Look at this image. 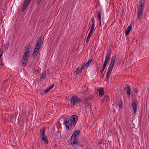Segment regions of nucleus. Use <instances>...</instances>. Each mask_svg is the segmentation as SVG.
Returning a JSON list of instances; mask_svg holds the SVG:
<instances>
[{
    "label": "nucleus",
    "instance_id": "obj_1",
    "mask_svg": "<svg viewBox=\"0 0 149 149\" xmlns=\"http://www.w3.org/2000/svg\"><path fill=\"white\" fill-rule=\"evenodd\" d=\"M78 119V117L77 115H72L70 118L66 116L63 119V124H65L66 128L70 130L72 126L74 127H75Z\"/></svg>",
    "mask_w": 149,
    "mask_h": 149
},
{
    "label": "nucleus",
    "instance_id": "obj_2",
    "mask_svg": "<svg viewBox=\"0 0 149 149\" xmlns=\"http://www.w3.org/2000/svg\"><path fill=\"white\" fill-rule=\"evenodd\" d=\"M80 133V131L76 130L74 131L71 137V143L72 146L74 147H76L78 146L77 141L78 137Z\"/></svg>",
    "mask_w": 149,
    "mask_h": 149
},
{
    "label": "nucleus",
    "instance_id": "obj_3",
    "mask_svg": "<svg viewBox=\"0 0 149 149\" xmlns=\"http://www.w3.org/2000/svg\"><path fill=\"white\" fill-rule=\"evenodd\" d=\"M70 101L71 104L72 106H74L76 104L82 102L80 98L76 95H74L71 97Z\"/></svg>",
    "mask_w": 149,
    "mask_h": 149
},
{
    "label": "nucleus",
    "instance_id": "obj_4",
    "mask_svg": "<svg viewBox=\"0 0 149 149\" xmlns=\"http://www.w3.org/2000/svg\"><path fill=\"white\" fill-rule=\"evenodd\" d=\"M42 44L41 38L39 37L37 40V43L35 45V48L34 50V52L32 54L33 56H36L37 55Z\"/></svg>",
    "mask_w": 149,
    "mask_h": 149
},
{
    "label": "nucleus",
    "instance_id": "obj_5",
    "mask_svg": "<svg viewBox=\"0 0 149 149\" xmlns=\"http://www.w3.org/2000/svg\"><path fill=\"white\" fill-rule=\"evenodd\" d=\"M29 50H27L25 52L23 55V58L22 60V65L25 66L26 65L28 58H29Z\"/></svg>",
    "mask_w": 149,
    "mask_h": 149
},
{
    "label": "nucleus",
    "instance_id": "obj_6",
    "mask_svg": "<svg viewBox=\"0 0 149 149\" xmlns=\"http://www.w3.org/2000/svg\"><path fill=\"white\" fill-rule=\"evenodd\" d=\"M111 56V53L110 50L107 51L106 53V54L105 56L104 63L103 65V67L104 68H105L106 66L107 65V64L109 61V59Z\"/></svg>",
    "mask_w": 149,
    "mask_h": 149
},
{
    "label": "nucleus",
    "instance_id": "obj_7",
    "mask_svg": "<svg viewBox=\"0 0 149 149\" xmlns=\"http://www.w3.org/2000/svg\"><path fill=\"white\" fill-rule=\"evenodd\" d=\"M116 60V57L112 56L111 61L110 63L107 72L111 73L113 68L114 65Z\"/></svg>",
    "mask_w": 149,
    "mask_h": 149
},
{
    "label": "nucleus",
    "instance_id": "obj_8",
    "mask_svg": "<svg viewBox=\"0 0 149 149\" xmlns=\"http://www.w3.org/2000/svg\"><path fill=\"white\" fill-rule=\"evenodd\" d=\"M138 102L137 100H133L132 103V108L134 111V113L135 114L136 113Z\"/></svg>",
    "mask_w": 149,
    "mask_h": 149
},
{
    "label": "nucleus",
    "instance_id": "obj_9",
    "mask_svg": "<svg viewBox=\"0 0 149 149\" xmlns=\"http://www.w3.org/2000/svg\"><path fill=\"white\" fill-rule=\"evenodd\" d=\"M91 21L92 22L91 23V28L90 31L93 32V31H94L95 29H94L95 26V21L94 18V17L93 16L91 18Z\"/></svg>",
    "mask_w": 149,
    "mask_h": 149
},
{
    "label": "nucleus",
    "instance_id": "obj_10",
    "mask_svg": "<svg viewBox=\"0 0 149 149\" xmlns=\"http://www.w3.org/2000/svg\"><path fill=\"white\" fill-rule=\"evenodd\" d=\"M31 0H25L22 7V10L23 11L27 8Z\"/></svg>",
    "mask_w": 149,
    "mask_h": 149
},
{
    "label": "nucleus",
    "instance_id": "obj_11",
    "mask_svg": "<svg viewBox=\"0 0 149 149\" xmlns=\"http://www.w3.org/2000/svg\"><path fill=\"white\" fill-rule=\"evenodd\" d=\"M125 89L127 91V97H129L130 96V95L131 94L130 92L131 91V88L130 85L128 84H127L125 88Z\"/></svg>",
    "mask_w": 149,
    "mask_h": 149
},
{
    "label": "nucleus",
    "instance_id": "obj_12",
    "mask_svg": "<svg viewBox=\"0 0 149 149\" xmlns=\"http://www.w3.org/2000/svg\"><path fill=\"white\" fill-rule=\"evenodd\" d=\"M143 9L142 8H139L137 17V18L138 19H140L141 18V15L142 14V11Z\"/></svg>",
    "mask_w": 149,
    "mask_h": 149
},
{
    "label": "nucleus",
    "instance_id": "obj_13",
    "mask_svg": "<svg viewBox=\"0 0 149 149\" xmlns=\"http://www.w3.org/2000/svg\"><path fill=\"white\" fill-rule=\"evenodd\" d=\"M84 66H83V65L81 66V67L80 68L79 67H78L77 68V70L76 71V75H78L79 74H80L82 72V69H84Z\"/></svg>",
    "mask_w": 149,
    "mask_h": 149
},
{
    "label": "nucleus",
    "instance_id": "obj_14",
    "mask_svg": "<svg viewBox=\"0 0 149 149\" xmlns=\"http://www.w3.org/2000/svg\"><path fill=\"white\" fill-rule=\"evenodd\" d=\"M132 28V25L130 24L127 27V29L126 31H125V35L127 36L129 33L130 31Z\"/></svg>",
    "mask_w": 149,
    "mask_h": 149
},
{
    "label": "nucleus",
    "instance_id": "obj_15",
    "mask_svg": "<svg viewBox=\"0 0 149 149\" xmlns=\"http://www.w3.org/2000/svg\"><path fill=\"white\" fill-rule=\"evenodd\" d=\"M98 91L99 92V95L100 96H102L104 94V92L103 88H99L98 89Z\"/></svg>",
    "mask_w": 149,
    "mask_h": 149
},
{
    "label": "nucleus",
    "instance_id": "obj_16",
    "mask_svg": "<svg viewBox=\"0 0 149 149\" xmlns=\"http://www.w3.org/2000/svg\"><path fill=\"white\" fill-rule=\"evenodd\" d=\"M42 140L44 141V143L45 144H48V141L47 139V136L46 135L42 136Z\"/></svg>",
    "mask_w": 149,
    "mask_h": 149
},
{
    "label": "nucleus",
    "instance_id": "obj_17",
    "mask_svg": "<svg viewBox=\"0 0 149 149\" xmlns=\"http://www.w3.org/2000/svg\"><path fill=\"white\" fill-rule=\"evenodd\" d=\"M101 13L100 11H98L97 14V17L99 20V22L101 24Z\"/></svg>",
    "mask_w": 149,
    "mask_h": 149
},
{
    "label": "nucleus",
    "instance_id": "obj_18",
    "mask_svg": "<svg viewBox=\"0 0 149 149\" xmlns=\"http://www.w3.org/2000/svg\"><path fill=\"white\" fill-rule=\"evenodd\" d=\"M93 33V32H91V31H90L89 33V34L88 35V36L87 37L86 39V43H88V41L89 40L90 38V37L91 36V35Z\"/></svg>",
    "mask_w": 149,
    "mask_h": 149
},
{
    "label": "nucleus",
    "instance_id": "obj_19",
    "mask_svg": "<svg viewBox=\"0 0 149 149\" xmlns=\"http://www.w3.org/2000/svg\"><path fill=\"white\" fill-rule=\"evenodd\" d=\"M92 60V59H91L89 60L84 65H83V66H84V68L85 67H86V68H87L88 67V66L89 65L90 63H91V62Z\"/></svg>",
    "mask_w": 149,
    "mask_h": 149
},
{
    "label": "nucleus",
    "instance_id": "obj_20",
    "mask_svg": "<svg viewBox=\"0 0 149 149\" xmlns=\"http://www.w3.org/2000/svg\"><path fill=\"white\" fill-rule=\"evenodd\" d=\"M45 76L46 73L45 71H43L42 72V73L40 76V78L41 79H44L45 78Z\"/></svg>",
    "mask_w": 149,
    "mask_h": 149
},
{
    "label": "nucleus",
    "instance_id": "obj_21",
    "mask_svg": "<svg viewBox=\"0 0 149 149\" xmlns=\"http://www.w3.org/2000/svg\"><path fill=\"white\" fill-rule=\"evenodd\" d=\"M111 72L110 73L109 72H107L106 77L105 80V81H108V79L109 78V77H110V75L111 74Z\"/></svg>",
    "mask_w": 149,
    "mask_h": 149
},
{
    "label": "nucleus",
    "instance_id": "obj_22",
    "mask_svg": "<svg viewBox=\"0 0 149 149\" xmlns=\"http://www.w3.org/2000/svg\"><path fill=\"white\" fill-rule=\"evenodd\" d=\"M144 4V3H143L142 0H141L139 1V5L140 6L139 7V8H142L143 9V6Z\"/></svg>",
    "mask_w": 149,
    "mask_h": 149
},
{
    "label": "nucleus",
    "instance_id": "obj_23",
    "mask_svg": "<svg viewBox=\"0 0 149 149\" xmlns=\"http://www.w3.org/2000/svg\"><path fill=\"white\" fill-rule=\"evenodd\" d=\"M109 98L108 96L107 95H105L103 98L102 101H107L109 100Z\"/></svg>",
    "mask_w": 149,
    "mask_h": 149
},
{
    "label": "nucleus",
    "instance_id": "obj_24",
    "mask_svg": "<svg viewBox=\"0 0 149 149\" xmlns=\"http://www.w3.org/2000/svg\"><path fill=\"white\" fill-rule=\"evenodd\" d=\"M40 134L42 136H45V128H44L42 130H41L40 131Z\"/></svg>",
    "mask_w": 149,
    "mask_h": 149
},
{
    "label": "nucleus",
    "instance_id": "obj_25",
    "mask_svg": "<svg viewBox=\"0 0 149 149\" xmlns=\"http://www.w3.org/2000/svg\"><path fill=\"white\" fill-rule=\"evenodd\" d=\"M9 44H9V42H8L6 44V45H5V49L6 50H7L8 49V48L9 47Z\"/></svg>",
    "mask_w": 149,
    "mask_h": 149
},
{
    "label": "nucleus",
    "instance_id": "obj_26",
    "mask_svg": "<svg viewBox=\"0 0 149 149\" xmlns=\"http://www.w3.org/2000/svg\"><path fill=\"white\" fill-rule=\"evenodd\" d=\"M54 86V84L53 83L51 84V86H49L48 87L49 88L51 89Z\"/></svg>",
    "mask_w": 149,
    "mask_h": 149
},
{
    "label": "nucleus",
    "instance_id": "obj_27",
    "mask_svg": "<svg viewBox=\"0 0 149 149\" xmlns=\"http://www.w3.org/2000/svg\"><path fill=\"white\" fill-rule=\"evenodd\" d=\"M60 39V38L59 36H58L57 38L56 39V42H55L56 44L57 43Z\"/></svg>",
    "mask_w": 149,
    "mask_h": 149
},
{
    "label": "nucleus",
    "instance_id": "obj_28",
    "mask_svg": "<svg viewBox=\"0 0 149 149\" xmlns=\"http://www.w3.org/2000/svg\"><path fill=\"white\" fill-rule=\"evenodd\" d=\"M105 69V68H104L103 67V68H102V70H101V71H100V73L101 74H102V73L103 72L104 70Z\"/></svg>",
    "mask_w": 149,
    "mask_h": 149
},
{
    "label": "nucleus",
    "instance_id": "obj_29",
    "mask_svg": "<svg viewBox=\"0 0 149 149\" xmlns=\"http://www.w3.org/2000/svg\"><path fill=\"white\" fill-rule=\"evenodd\" d=\"M87 108H89V109H92V108L91 107V106L90 105H88V106H87L86 107V109H87Z\"/></svg>",
    "mask_w": 149,
    "mask_h": 149
},
{
    "label": "nucleus",
    "instance_id": "obj_30",
    "mask_svg": "<svg viewBox=\"0 0 149 149\" xmlns=\"http://www.w3.org/2000/svg\"><path fill=\"white\" fill-rule=\"evenodd\" d=\"M118 105H119V107H121L122 105V102H121V103H119Z\"/></svg>",
    "mask_w": 149,
    "mask_h": 149
},
{
    "label": "nucleus",
    "instance_id": "obj_31",
    "mask_svg": "<svg viewBox=\"0 0 149 149\" xmlns=\"http://www.w3.org/2000/svg\"><path fill=\"white\" fill-rule=\"evenodd\" d=\"M49 91V90H48L47 89H47H46L45 90L44 92L45 93H46L48 92Z\"/></svg>",
    "mask_w": 149,
    "mask_h": 149
},
{
    "label": "nucleus",
    "instance_id": "obj_32",
    "mask_svg": "<svg viewBox=\"0 0 149 149\" xmlns=\"http://www.w3.org/2000/svg\"><path fill=\"white\" fill-rule=\"evenodd\" d=\"M134 91L136 93H137L138 91V90H136L135 88H134Z\"/></svg>",
    "mask_w": 149,
    "mask_h": 149
},
{
    "label": "nucleus",
    "instance_id": "obj_33",
    "mask_svg": "<svg viewBox=\"0 0 149 149\" xmlns=\"http://www.w3.org/2000/svg\"><path fill=\"white\" fill-rule=\"evenodd\" d=\"M96 69H96V71H98V70H99V68L98 67L97 65L96 66Z\"/></svg>",
    "mask_w": 149,
    "mask_h": 149
},
{
    "label": "nucleus",
    "instance_id": "obj_34",
    "mask_svg": "<svg viewBox=\"0 0 149 149\" xmlns=\"http://www.w3.org/2000/svg\"><path fill=\"white\" fill-rule=\"evenodd\" d=\"M8 79H6L5 80L3 81V82L4 83L6 82V81H7L8 80Z\"/></svg>",
    "mask_w": 149,
    "mask_h": 149
},
{
    "label": "nucleus",
    "instance_id": "obj_35",
    "mask_svg": "<svg viewBox=\"0 0 149 149\" xmlns=\"http://www.w3.org/2000/svg\"><path fill=\"white\" fill-rule=\"evenodd\" d=\"M40 1H39V0H38L37 2V4H39L40 2Z\"/></svg>",
    "mask_w": 149,
    "mask_h": 149
},
{
    "label": "nucleus",
    "instance_id": "obj_36",
    "mask_svg": "<svg viewBox=\"0 0 149 149\" xmlns=\"http://www.w3.org/2000/svg\"><path fill=\"white\" fill-rule=\"evenodd\" d=\"M2 55V53L0 55V59L1 58V57Z\"/></svg>",
    "mask_w": 149,
    "mask_h": 149
},
{
    "label": "nucleus",
    "instance_id": "obj_37",
    "mask_svg": "<svg viewBox=\"0 0 149 149\" xmlns=\"http://www.w3.org/2000/svg\"><path fill=\"white\" fill-rule=\"evenodd\" d=\"M47 88L48 90H49V91L50 90V89L49 88V87H47Z\"/></svg>",
    "mask_w": 149,
    "mask_h": 149
},
{
    "label": "nucleus",
    "instance_id": "obj_38",
    "mask_svg": "<svg viewBox=\"0 0 149 149\" xmlns=\"http://www.w3.org/2000/svg\"><path fill=\"white\" fill-rule=\"evenodd\" d=\"M1 63L2 65H3V64L2 63V61L1 62Z\"/></svg>",
    "mask_w": 149,
    "mask_h": 149
},
{
    "label": "nucleus",
    "instance_id": "obj_39",
    "mask_svg": "<svg viewBox=\"0 0 149 149\" xmlns=\"http://www.w3.org/2000/svg\"><path fill=\"white\" fill-rule=\"evenodd\" d=\"M54 128H55L54 127H53V129H54Z\"/></svg>",
    "mask_w": 149,
    "mask_h": 149
},
{
    "label": "nucleus",
    "instance_id": "obj_40",
    "mask_svg": "<svg viewBox=\"0 0 149 149\" xmlns=\"http://www.w3.org/2000/svg\"><path fill=\"white\" fill-rule=\"evenodd\" d=\"M101 143H99V144H101Z\"/></svg>",
    "mask_w": 149,
    "mask_h": 149
},
{
    "label": "nucleus",
    "instance_id": "obj_41",
    "mask_svg": "<svg viewBox=\"0 0 149 149\" xmlns=\"http://www.w3.org/2000/svg\"><path fill=\"white\" fill-rule=\"evenodd\" d=\"M27 49H29V48H28H28H27Z\"/></svg>",
    "mask_w": 149,
    "mask_h": 149
},
{
    "label": "nucleus",
    "instance_id": "obj_42",
    "mask_svg": "<svg viewBox=\"0 0 149 149\" xmlns=\"http://www.w3.org/2000/svg\"><path fill=\"white\" fill-rule=\"evenodd\" d=\"M39 0V1H41V0Z\"/></svg>",
    "mask_w": 149,
    "mask_h": 149
}]
</instances>
